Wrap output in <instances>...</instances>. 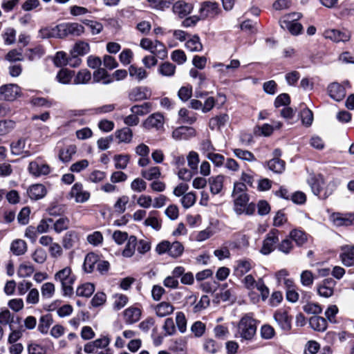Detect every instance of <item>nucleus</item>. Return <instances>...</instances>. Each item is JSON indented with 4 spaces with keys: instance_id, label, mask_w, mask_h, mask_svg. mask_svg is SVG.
<instances>
[{
    "instance_id": "obj_1",
    "label": "nucleus",
    "mask_w": 354,
    "mask_h": 354,
    "mask_svg": "<svg viewBox=\"0 0 354 354\" xmlns=\"http://www.w3.org/2000/svg\"><path fill=\"white\" fill-rule=\"evenodd\" d=\"M54 279L60 283L64 296L71 297L73 295V284L76 280V276L71 266H65L58 270L54 275Z\"/></svg>"
},
{
    "instance_id": "obj_2",
    "label": "nucleus",
    "mask_w": 354,
    "mask_h": 354,
    "mask_svg": "<svg viewBox=\"0 0 354 354\" xmlns=\"http://www.w3.org/2000/svg\"><path fill=\"white\" fill-rule=\"evenodd\" d=\"M238 330L242 339L251 340L257 331L256 320L250 314L245 315L239 323Z\"/></svg>"
},
{
    "instance_id": "obj_3",
    "label": "nucleus",
    "mask_w": 354,
    "mask_h": 354,
    "mask_svg": "<svg viewBox=\"0 0 354 354\" xmlns=\"http://www.w3.org/2000/svg\"><path fill=\"white\" fill-rule=\"evenodd\" d=\"M301 17V14L293 12L283 16L279 21L281 27L288 30L292 35H298L303 30L302 25L297 21Z\"/></svg>"
},
{
    "instance_id": "obj_4",
    "label": "nucleus",
    "mask_w": 354,
    "mask_h": 354,
    "mask_svg": "<svg viewBox=\"0 0 354 354\" xmlns=\"http://www.w3.org/2000/svg\"><path fill=\"white\" fill-rule=\"evenodd\" d=\"M60 39L71 35L80 37L85 32L83 25L76 22L62 23L59 24Z\"/></svg>"
},
{
    "instance_id": "obj_5",
    "label": "nucleus",
    "mask_w": 354,
    "mask_h": 354,
    "mask_svg": "<svg viewBox=\"0 0 354 354\" xmlns=\"http://www.w3.org/2000/svg\"><path fill=\"white\" fill-rule=\"evenodd\" d=\"M308 183L313 193L320 198L325 199L333 192V189L330 192H328V190L324 191L323 186L325 183L324 177L321 174L311 176L308 180Z\"/></svg>"
},
{
    "instance_id": "obj_6",
    "label": "nucleus",
    "mask_w": 354,
    "mask_h": 354,
    "mask_svg": "<svg viewBox=\"0 0 354 354\" xmlns=\"http://www.w3.org/2000/svg\"><path fill=\"white\" fill-rule=\"evenodd\" d=\"M22 95L21 88L17 84H8L0 86V100L13 102Z\"/></svg>"
},
{
    "instance_id": "obj_7",
    "label": "nucleus",
    "mask_w": 354,
    "mask_h": 354,
    "mask_svg": "<svg viewBox=\"0 0 354 354\" xmlns=\"http://www.w3.org/2000/svg\"><path fill=\"white\" fill-rule=\"evenodd\" d=\"M68 196L75 203H83L88 201L91 194L84 189L82 184L77 183L71 187Z\"/></svg>"
},
{
    "instance_id": "obj_8",
    "label": "nucleus",
    "mask_w": 354,
    "mask_h": 354,
    "mask_svg": "<svg viewBox=\"0 0 354 354\" xmlns=\"http://www.w3.org/2000/svg\"><path fill=\"white\" fill-rule=\"evenodd\" d=\"M28 170L33 176L40 177L48 175L50 172V167L40 159H37L29 163Z\"/></svg>"
},
{
    "instance_id": "obj_9",
    "label": "nucleus",
    "mask_w": 354,
    "mask_h": 354,
    "mask_svg": "<svg viewBox=\"0 0 354 354\" xmlns=\"http://www.w3.org/2000/svg\"><path fill=\"white\" fill-rule=\"evenodd\" d=\"M274 319L282 330H290L292 317L288 315V309L281 308L277 310L274 313Z\"/></svg>"
},
{
    "instance_id": "obj_10",
    "label": "nucleus",
    "mask_w": 354,
    "mask_h": 354,
    "mask_svg": "<svg viewBox=\"0 0 354 354\" xmlns=\"http://www.w3.org/2000/svg\"><path fill=\"white\" fill-rule=\"evenodd\" d=\"M221 12L218 3L212 1H204L201 4V19L214 18Z\"/></svg>"
},
{
    "instance_id": "obj_11",
    "label": "nucleus",
    "mask_w": 354,
    "mask_h": 354,
    "mask_svg": "<svg viewBox=\"0 0 354 354\" xmlns=\"http://www.w3.org/2000/svg\"><path fill=\"white\" fill-rule=\"evenodd\" d=\"M165 123L163 115L160 113H154L151 114L142 123L145 129H156L157 131L162 129Z\"/></svg>"
},
{
    "instance_id": "obj_12",
    "label": "nucleus",
    "mask_w": 354,
    "mask_h": 354,
    "mask_svg": "<svg viewBox=\"0 0 354 354\" xmlns=\"http://www.w3.org/2000/svg\"><path fill=\"white\" fill-rule=\"evenodd\" d=\"M279 241V237L277 230L270 232L266 238L263 240L261 253L264 255L270 254L274 249L275 244Z\"/></svg>"
},
{
    "instance_id": "obj_13",
    "label": "nucleus",
    "mask_w": 354,
    "mask_h": 354,
    "mask_svg": "<svg viewBox=\"0 0 354 354\" xmlns=\"http://www.w3.org/2000/svg\"><path fill=\"white\" fill-rule=\"evenodd\" d=\"M330 219L337 227L350 226L354 221V214L335 212L330 215Z\"/></svg>"
},
{
    "instance_id": "obj_14",
    "label": "nucleus",
    "mask_w": 354,
    "mask_h": 354,
    "mask_svg": "<svg viewBox=\"0 0 354 354\" xmlns=\"http://www.w3.org/2000/svg\"><path fill=\"white\" fill-rule=\"evenodd\" d=\"M80 234L75 230L68 231L62 238V245L66 250L71 249L80 244Z\"/></svg>"
},
{
    "instance_id": "obj_15",
    "label": "nucleus",
    "mask_w": 354,
    "mask_h": 354,
    "mask_svg": "<svg viewBox=\"0 0 354 354\" xmlns=\"http://www.w3.org/2000/svg\"><path fill=\"white\" fill-rule=\"evenodd\" d=\"M339 258L345 266H354V245H345L342 246Z\"/></svg>"
},
{
    "instance_id": "obj_16",
    "label": "nucleus",
    "mask_w": 354,
    "mask_h": 354,
    "mask_svg": "<svg viewBox=\"0 0 354 354\" xmlns=\"http://www.w3.org/2000/svg\"><path fill=\"white\" fill-rule=\"evenodd\" d=\"M327 90L329 96L337 102L342 100L346 95L344 87L337 82L331 83L328 86Z\"/></svg>"
},
{
    "instance_id": "obj_17",
    "label": "nucleus",
    "mask_w": 354,
    "mask_h": 354,
    "mask_svg": "<svg viewBox=\"0 0 354 354\" xmlns=\"http://www.w3.org/2000/svg\"><path fill=\"white\" fill-rule=\"evenodd\" d=\"M141 310L136 306H130L123 312V317L125 322L132 324L138 322L141 317Z\"/></svg>"
},
{
    "instance_id": "obj_18",
    "label": "nucleus",
    "mask_w": 354,
    "mask_h": 354,
    "mask_svg": "<svg viewBox=\"0 0 354 354\" xmlns=\"http://www.w3.org/2000/svg\"><path fill=\"white\" fill-rule=\"evenodd\" d=\"M254 266L252 261L250 259H240L236 261L234 267V274L241 277L248 273Z\"/></svg>"
},
{
    "instance_id": "obj_19",
    "label": "nucleus",
    "mask_w": 354,
    "mask_h": 354,
    "mask_svg": "<svg viewBox=\"0 0 354 354\" xmlns=\"http://www.w3.org/2000/svg\"><path fill=\"white\" fill-rule=\"evenodd\" d=\"M90 51V45L88 43L79 40L76 41L70 50V55L73 58L78 56H83Z\"/></svg>"
},
{
    "instance_id": "obj_20",
    "label": "nucleus",
    "mask_w": 354,
    "mask_h": 354,
    "mask_svg": "<svg viewBox=\"0 0 354 354\" xmlns=\"http://www.w3.org/2000/svg\"><path fill=\"white\" fill-rule=\"evenodd\" d=\"M151 95L150 88L147 86H138L132 89L129 93V97L134 101L148 99Z\"/></svg>"
},
{
    "instance_id": "obj_21",
    "label": "nucleus",
    "mask_w": 354,
    "mask_h": 354,
    "mask_svg": "<svg viewBox=\"0 0 354 354\" xmlns=\"http://www.w3.org/2000/svg\"><path fill=\"white\" fill-rule=\"evenodd\" d=\"M196 131L190 127H180L172 133V137L176 140H186L195 136Z\"/></svg>"
},
{
    "instance_id": "obj_22",
    "label": "nucleus",
    "mask_w": 354,
    "mask_h": 354,
    "mask_svg": "<svg viewBox=\"0 0 354 354\" xmlns=\"http://www.w3.org/2000/svg\"><path fill=\"white\" fill-rule=\"evenodd\" d=\"M324 36L333 41L339 42L348 41L350 38V33L348 31L342 32L339 30L332 29L326 30Z\"/></svg>"
},
{
    "instance_id": "obj_23",
    "label": "nucleus",
    "mask_w": 354,
    "mask_h": 354,
    "mask_svg": "<svg viewBox=\"0 0 354 354\" xmlns=\"http://www.w3.org/2000/svg\"><path fill=\"white\" fill-rule=\"evenodd\" d=\"M174 306L168 301H162L153 307L156 315L159 317H164L173 313Z\"/></svg>"
},
{
    "instance_id": "obj_24",
    "label": "nucleus",
    "mask_w": 354,
    "mask_h": 354,
    "mask_svg": "<svg viewBox=\"0 0 354 354\" xmlns=\"http://www.w3.org/2000/svg\"><path fill=\"white\" fill-rule=\"evenodd\" d=\"M335 282L332 279H326L317 288L318 294L324 297L328 298L333 294V287Z\"/></svg>"
},
{
    "instance_id": "obj_25",
    "label": "nucleus",
    "mask_w": 354,
    "mask_h": 354,
    "mask_svg": "<svg viewBox=\"0 0 354 354\" xmlns=\"http://www.w3.org/2000/svg\"><path fill=\"white\" fill-rule=\"evenodd\" d=\"M47 193L45 186L37 183L29 187L28 194L31 199L39 200L44 198Z\"/></svg>"
},
{
    "instance_id": "obj_26",
    "label": "nucleus",
    "mask_w": 354,
    "mask_h": 354,
    "mask_svg": "<svg viewBox=\"0 0 354 354\" xmlns=\"http://www.w3.org/2000/svg\"><path fill=\"white\" fill-rule=\"evenodd\" d=\"M192 6L182 1H177L173 6V12L179 17H186L192 10Z\"/></svg>"
},
{
    "instance_id": "obj_27",
    "label": "nucleus",
    "mask_w": 354,
    "mask_h": 354,
    "mask_svg": "<svg viewBox=\"0 0 354 354\" xmlns=\"http://www.w3.org/2000/svg\"><path fill=\"white\" fill-rule=\"evenodd\" d=\"M26 139L21 138L18 140L16 142H14L11 145V150L12 153L15 155H21L22 153H25L26 155H30L29 151V146H27Z\"/></svg>"
},
{
    "instance_id": "obj_28",
    "label": "nucleus",
    "mask_w": 354,
    "mask_h": 354,
    "mask_svg": "<svg viewBox=\"0 0 354 354\" xmlns=\"http://www.w3.org/2000/svg\"><path fill=\"white\" fill-rule=\"evenodd\" d=\"M129 76L138 82H141L148 77V73L142 67L131 65L129 68Z\"/></svg>"
},
{
    "instance_id": "obj_29",
    "label": "nucleus",
    "mask_w": 354,
    "mask_h": 354,
    "mask_svg": "<svg viewBox=\"0 0 354 354\" xmlns=\"http://www.w3.org/2000/svg\"><path fill=\"white\" fill-rule=\"evenodd\" d=\"M38 36L41 39H49L52 37L60 39L59 24L54 27L41 28L38 32Z\"/></svg>"
},
{
    "instance_id": "obj_30",
    "label": "nucleus",
    "mask_w": 354,
    "mask_h": 354,
    "mask_svg": "<svg viewBox=\"0 0 354 354\" xmlns=\"http://www.w3.org/2000/svg\"><path fill=\"white\" fill-rule=\"evenodd\" d=\"M77 147L75 145L66 146L60 149L59 152V158L60 160L68 162L71 160L73 155L76 153Z\"/></svg>"
},
{
    "instance_id": "obj_31",
    "label": "nucleus",
    "mask_w": 354,
    "mask_h": 354,
    "mask_svg": "<svg viewBox=\"0 0 354 354\" xmlns=\"http://www.w3.org/2000/svg\"><path fill=\"white\" fill-rule=\"evenodd\" d=\"M150 53L161 59H164L167 57V50L165 46L158 40L153 41Z\"/></svg>"
},
{
    "instance_id": "obj_32",
    "label": "nucleus",
    "mask_w": 354,
    "mask_h": 354,
    "mask_svg": "<svg viewBox=\"0 0 354 354\" xmlns=\"http://www.w3.org/2000/svg\"><path fill=\"white\" fill-rule=\"evenodd\" d=\"M310 327L315 330L324 331L327 328L326 319L319 316H313L309 319Z\"/></svg>"
},
{
    "instance_id": "obj_33",
    "label": "nucleus",
    "mask_w": 354,
    "mask_h": 354,
    "mask_svg": "<svg viewBox=\"0 0 354 354\" xmlns=\"http://www.w3.org/2000/svg\"><path fill=\"white\" fill-rule=\"evenodd\" d=\"M28 249L27 243L22 239L14 240L10 245L12 252L17 256L24 254Z\"/></svg>"
},
{
    "instance_id": "obj_34",
    "label": "nucleus",
    "mask_w": 354,
    "mask_h": 354,
    "mask_svg": "<svg viewBox=\"0 0 354 354\" xmlns=\"http://www.w3.org/2000/svg\"><path fill=\"white\" fill-rule=\"evenodd\" d=\"M268 168L276 174H281L285 170L286 163L279 158H274L267 162Z\"/></svg>"
},
{
    "instance_id": "obj_35",
    "label": "nucleus",
    "mask_w": 354,
    "mask_h": 354,
    "mask_svg": "<svg viewBox=\"0 0 354 354\" xmlns=\"http://www.w3.org/2000/svg\"><path fill=\"white\" fill-rule=\"evenodd\" d=\"M176 68V66L172 63L165 62L159 65L158 72L162 76L172 77L175 75Z\"/></svg>"
},
{
    "instance_id": "obj_36",
    "label": "nucleus",
    "mask_w": 354,
    "mask_h": 354,
    "mask_svg": "<svg viewBox=\"0 0 354 354\" xmlns=\"http://www.w3.org/2000/svg\"><path fill=\"white\" fill-rule=\"evenodd\" d=\"M229 120V116L227 114H221L212 118L209 122V127L211 129H220L225 125Z\"/></svg>"
},
{
    "instance_id": "obj_37",
    "label": "nucleus",
    "mask_w": 354,
    "mask_h": 354,
    "mask_svg": "<svg viewBox=\"0 0 354 354\" xmlns=\"http://www.w3.org/2000/svg\"><path fill=\"white\" fill-rule=\"evenodd\" d=\"M115 134L119 142L129 143L132 140L133 132L132 130L128 127H124L117 130Z\"/></svg>"
},
{
    "instance_id": "obj_38",
    "label": "nucleus",
    "mask_w": 354,
    "mask_h": 354,
    "mask_svg": "<svg viewBox=\"0 0 354 354\" xmlns=\"http://www.w3.org/2000/svg\"><path fill=\"white\" fill-rule=\"evenodd\" d=\"M93 80L95 82H100L103 80V84H108L113 82V80L109 77L106 71L100 67L94 71Z\"/></svg>"
},
{
    "instance_id": "obj_39",
    "label": "nucleus",
    "mask_w": 354,
    "mask_h": 354,
    "mask_svg": "<svg viewBox=\"0 0 354 354\" xmlns=\"http://www.w3.org/2000/svg\"><path fill=\"white\" fill-rule=\"evenodd\" d=\"M27 352L28 354H46L47 349L37 342L31 340L27 344Z\"/></svg>"
},
{
    "instance_id": "obj_40",
    "label": "nucleus",
    "mask_w": 354,
    "mask_h": 354,
    "mask_svg": "<svg viewBox=\"0 0 354 354\" xmlns=\"http://www.w3.org/2000/svg\"><path fill=\"white\" fill-rule=\"evenodd\" d=\"M97 255L93 252L88 253L84 259V262L83 265L84 270L86 272H91L93 270L95 264H97Z\"/></svg>"
},
{
    "instance_id": "obj_41",
    "label": "nucleus",
    "mask_w": 354,
    "mask_h": 354,
    "mask_svg": "<svg viewBox=\"0 0 354 354\" xmlns=\"http://www.w3.org/2000/svg\"><path fill=\"white\" fill-rule=\"evenodd\" d=\"M95 291V286L93 283H85L79 286L76 290V295L79 297H89Z\"/></svg>"
},
{
    "instance_id": "obj_42",
    "label": "nucleus",
    "mask_w": 354,
    "mask_h": 354,
    "mask_svg": "<svg viewBox=\"0 0 354 354\" xmlns=\"http://www.w3.org/2000/svg\"><path fill=\"white\" fill-rule=\"evenodd\" d=\"M53 323V319L50 315H45L39 318L38 324V330L43 335L48 333L49 328Z\"/></svg>"
},
{
    "instance_id": "obj_43",
    "label": "nucleus",
    "mask_w": 354,
    "mask_h": 354,
    "mask_svg": "<svg viewBox=\"0 0 354 354\" xmlns=\"http://www.w3.org/2000/svg\"><path fill=\"white\" fill-rule=\"evenodd\" d=\"M210 191L213 194H218L223 185V176H217L209 179Z\"/></svg>"
},
{
    "instance_id": "obj_44",
    "label": "nucleus",
    "mask_w": 354,
    "mask_h": 354,
    "mask_svg": "<svg viewBox=\"0 0 354 354\" xmlns=\"http://www.w3.org/2000/svg\"><path fill=\"white\" fill-rule=\"evenodd\" d=\"M137 245V239L134 236H131L127 241L125 248L122 252V255L125 257H131L133 255L136 247Z\"/></svg>"
},
{
    "instance_id": "obj_45",
    "label": "nucleus",
    "mask_w": 354,
    "mask_h": 354,
    "mask_svg": "<svg viewBox=\"0 0 354 354\" xmlns=\"http://www.w3.org/2000/svg\"><path fill=\"white\" fill-rule=\"evenodd\" d=\"M130 160L127 154H117L113 156L115 167L117 169H124L127 168Z\"/></svg>"
},
{
    "instance_id": "obj_46",
    "label": "nucleus",
    "mask_w": 354,
    "mask_h": 354,
    "mask_svg": "<svg viewBox=\"0 0 354 354\" xmlns=\"http://www.w3.org/2000/svg\"><path fill=\"white\" fill-rule=\"evenodd\" d=\"M141 176L147 180L158 179L161 176V172L158 167H151L148 169L142 170Z\"/></svg>"
},
{
    "instance_id": "obj_47",
    "label": "nucleus",
    "mask_w": 354,
    "mask_h": 354,
    "mask_svg": "<svg viewBox=\"0 0 354 354\" xmlns=\"http://www.w3.org/2000/svg\"><path fill=\"white\" fill-rule=\"evenodd\" d=\"M129 203V197L127 195L120 196L113 205L114 209L119 214H122L127 209V205Z\"/></svg>"
},
{
    "instance_id": "obj_48",
    "label": "nucleus",
    "mask_w": 354,
    "mask_h": 354,
    "mask_svg": "<svg viewBox=\"0 0 354 354\" xmlns=\"http://www.w3.org/2000/svg\"><path fill=\"white\" fill-rule=\"evenodd\" d=\"M35 271L34 266L29 263H23L19 265L17 274L21 278H26L32 274Z\"/></svg>"
},
{
    "instance_id": "obj_49",
    "label": "nucleus",
    "mask_w": 354,
    "mask_h": 354,
    "mask_svg": "<svg viewBox=\"0 0 354 354\" xmlns=\"http://www.w3.org/2000/svg\"><path fill=\"white\" fill-rule=\"evenodd\" d=\"M151 111V104L149 102L140 105H134L131 108V112L135 113L137 117L147 115Z\"/></svg>"
},
{
    "instance_id": "obj_50",
    "label": "nucleus",
    "mask_w": 354,
    "mask_h": 354,
    "mask_svg": "<svg viewBox=\"0 0 354 354\" xmlns=\"http://www.w3.org/2000/svg\"><path fill=\"white\" fill-rule=\"evenodd\" d=\"M290 236L299 246L304 245L307 241L306 233L299 230H292L290 233Z\"/></svg>"
},
{
    "instance_id": "obj_51",
    "label": "nucleus",
    "mask_w": 354,
    "mask_h": 354,
    "mask_svg": "<svg viewBox=\"0 0 354 354\" xmlns=\"http://www.w3.org/2000/svg\"><path fill=\"white\" fill-rule=\"evenodd\" d=\"M234 155L239 159L248 162H254L256 160L254 155L248 150L241 149H234L233 150Z\"/></svg>"
},
{
    "instance_id": "obj_52",
    "label": "nucleus",
    "mask_w": 354,
    "mask_h": 354,
    "mask_svg": "<svg viewBox=\"0 0 354 354\" xmlns=\"http://www.w3.org/2000/svg\"><path fill=\"white\" fill-rule=\"evenodd\" d=\"M113 306L116 310H119L124 307L129 301L127 296L122 294H115L113 295Z\"/></svg>"
},
{
    "instance_id": "obj_53",
    "label": "nucleus",
    "mask_w": 354,
    "mask_h": 354,
    "mask_svg": "<svg viewBox=\"0 0 354 354\" xmlns=\"http://www.w3.org/2000/svg\"><path fill=\"white\" fill-rule=\"evenodd\" d=\"M41 295L45 299H51L55 292V286L52 282H46L41 287Z\"/></svg>"
},
{
    "instance_id": "obj_54",
    "label": "nucleus",
    "mask_w": 354,
    "mask_h": 354,
    "mask_svg": "<svg viewBox=\"0 0 354 354\" xmlns=\"http://www.w3.org/2000/svg\"><path fill=\"white\" fill-rule=\"evenodd\" d=\"M17 31L15 28L8 27L2 34L3 39L6 45L13 44L16 41Z\"/></svg>"
},
{
    "instance_id": "obj_55",
    "label": "nucleus",
    "mask_w": 354,
    "mask_h": 354,
    "mask_svg": "<svg viewBox=\"0 0 354 354\" xmlns=\"http://www.w3.org/2000/svg\"><path fill=\"white\" fill-rule=\"evenodd\" d=\"M91 79V74L87 69L80 71L75 79L74 83L76 84H87Z\"/></svg>"
},
{
    "instance_id": "obj_56",
    "label": "nucleus",
    "mask_w": 354,
    "mask_h": 354,
    "mask_svg": "<svg viewBox=\"0 0 354 354\" xmlns=\"http://www.w3.org/2000/svg\"><path fill=\"white\" fill-rule=\"evenodd\" d=\"M156 212H151L145 221V225L146 226H150L156 230H159L161 227V223L158 221L156 216Z\"/></svg>"
},
{
    "instance_id": "obj_57",
    "label": "nucleus",
    "mask_w": 354,
    "mask_h": 354,
    "mask_svg": "<svg viewBox=\"0 0 354 354\" xmlns=\"http://www.w3.org/2000/svg\"><path fill=\"white\" fill-rule=\"evenodd\" d=\"M32 260L39 264L44 263L47 259V253L41 248H37L32 254Z\"/></svg>"
},
{
    "instance_id": "obj_58",
    "label": "nucleus",
    "mask_w": 354,
    "mask_h": 354,
    "mask_svg": "<svg viewBox=\"0 0 354 354\" xmlns=\"http://www.w3.org/2000/svg\"><path fill=\"white\" fill-rule=\"evenodd\" d=\"M184 250L183 245L178 241H175L171 244L169 243V254L174 258L180 257Z\"/></svg>"
},
{
    "instance_id": "obj_59",
    "label": "nucleus",
    "mask_w": 354,
    "mask_h": 354,
    "mask_svg": "<svg viewBox=\"0 0 354 354\" xmlns=\"http://www.w3.org/2000/svg\"><path fill=\"white\" fill-rule=\"evenodd\" d=\"M131 189L138 193L145 192L147 189V183L142 178H136L131 182Z\"/></svg>"
},
{
    "instance_id": "obj_60",
    "label": "nucleus",
    "mask_w": 354,
    "mask_h": 354,
    "mask_svg": "<svg viewBox=\"0 0 354 354\" xmlns=\"http://www.w3.org/2000/svg\"><path fill=\"white\" fill-rule=\"evenodd\" d=\"M188 166L193 171L198 174V164L199 162L198 155L195 151H191L187 157Z\"/></svg>"
},
{
    "instance_id": "obj_61",
    "label": "nucleus",
    "mask_w": 354,
    "mask_h": 354,
    "mask_svg": "<svg viewBox=\"0 0 354 354\" xmlns=\"http://www.w3.org/2000/svg\"><path fill=\"white\" fill-rule=\"evenodd\" d=\"M6 59L10 62H20L23 60V53L21 49H12L6 55Z\"/></svg>"
},
{
    "instance_id": "obj_62",
    "label": "nucleus",
    "mask_w": 354,
    "mask_h": 354,
    "mask_svg": "<svg viewBox=\"0 0 354 354\" xmlns=\"http://www.w3.org/2000/svg\"><path fill=\"white\" fill-rule=\"evenodd\" d=\"M82 23L88 26L91 31L93 35L99 34L103 29V26L102 24L93 20L84 19Z\"/></svg>"
},
{
    "instance_id": "obj_63",
    "label": "nucleus",
    "mask_w": 354,
    "mask_h": 354,
    "mask_svg": "<svg viewBox=\"0 0 354 354\" xmlns=\"http://www.w3.org/2000/svg\"><path fill=\"white\" fill-rule=\"evenodd\" d=\"M69 219L66 217H62L57 219L54 225L53 228L57 233H60L62 231L68 229L69 226Z\"/></svg>"
},
{
    "instance_id": "obj_64",
    "label": "nucleus",
    "mask_w": 354,
    "mask_h": 354,
    "mask_svg": "<svg viewBox=\"0 0 354 354\" xmlns=\"http://www.w3.org/2000/svg\"><path fill=\"white\" fill-rule=\"evenodd\" d=\"M48 252L53 259H59L63 255V249L60 244L54 242L48 248Z\"/></svg>"
}]
</instances>
